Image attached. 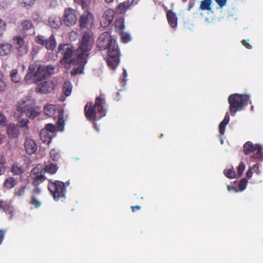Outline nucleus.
I'll return each mask as SVG.
<instances>
[{
    "label": "nucleus",
    "mask_w": 263,
    "mask_h": 263,
    "mask_svg": "<svg viewBox=\"0 0 263 263\" xmlns=\"http://www.w3.org/2000/svg\"><path fill=\"white\" fill-rule=\"evenodd\" d=\"M44 112L49 117L57 119L59 130L60 131L64 130L65 120L63 110L59 109L54 105L48 104L44 106Z\"/></svg>",
    "instance_id": "nucleus-7"
},
{
    "label": "nucleus",
    "mask_w": 263,
    "mask_h": 263,
    "mask_svg": "<svg viewBox=\"0 0 263 263\" xmlns=\"http://www.w3.org/2000/svg\"><path fill=\"white\" fill-rule=\"evenodd\" d=\"M215 2L220 8H222L226 5L227 0H215Z\"/></svg>",
    "instance_id": "nucleus-50"
},
{
    "label": "nucleus",
    "mask_w": 263,
    "mask_h": 263,
    "mask_svg": "<svg viewBox=\"0 0 263 263\" xmlns=\"http://www.w3.org/2000/svg\"><path fill=\"white\" fill-rule=\"evenodd\" d=\"M187 0H182L183 2H185Z\"/></svg>",
    "instance_id": "nucleus-64"
},
{
    "label": "nucleus",
    "mask_w": 263,
    "mask_h": 263,
    "mask_svg": "<svg viewBox=\"0 0 263 263\" xmlns=\"http://www.w3.org/2000/svg\"><path fill=\"white\" fill-rule=\"evenodd\" d=\"M7 132L8 136L11 138L17 137L20 134L18 126L15 125L14 124H11L8 126Z\"/></svg>",
    "instance_id": "nucleus-21"
},
{
    "label": "nucleus",
    "mask_w": 263,
    "mask_h": 263,
    "mask_svg": "<svg viewBox=\"0 0 263 263\" xmlns=\"http://www.w3.org/2000/svg\"><path fill=\"white\" fill-rule=\"evenodd\" d=\"M22 69H23V70H24L25 69V66L23 65H22Z\"/></svg>",
    "instance_id": "nucleus-62"
},
{
    "label": "nucleus",
    "mask_w": 263,
    "mask_h": 263,
    "mask_svg": "<svg viewBox=\"0 0 263 263\" xmlns=\"http://www.w3.org/2000/svg\"><path fill=\"white\" fill-rule=\"evenodd\" d=\"M115 27L120 29L121 31H123L125 28L124 19L122 17L118 18L115 23Z\"/></svg>",
    "instance_id": "nucleus-34"
},
{
    "label": "nucleus",
    "mask_w": 263,
    "mask_h": 263,
    "mask_svg": "<svg viewBox=\"0 0 263 263\" xmlns=\"http://www.w3.org/2000/svg\"><path fill=\"white\" fill-rule=\"evenodd\" d=\"M41 139L44 143H49L51 139L49 133H46V130H41L40 132Z\"/></svg>",
    "instance_id": "nucleus-29"
},
{
    "label": "nucleus",
    "mask_w": 263,
    "mask_h": 263,
    "mask_svg": "<svg viewBox=\"0 0 263 263\" xmlns=\"http://www.w3.org/2000/svg\"><path fill=\"white\" fill-rule=\"evenodd\" d=\"M105 1L107 3H110L114 1V0H105Z\"/></svg>",
    "instance_id": "nucleus-60"
},
{
    "label": "nucleus",
    "mask_w": 263,
    "mask_h": 263,
    "mask_svg": "<svg viewBox=\"0 0 263 263\" xmlns=\"http://www.w3.org/2000/svg\"><path fill=\"white\" fill-rule=\"evenodd\" d=\"M11 172L15 175H18L23 172L22 166L18 163H14L12 166Z\"/></svg>",
    "instance_id": "nucleus-30"
},
{
    "label": "nucleus",
    "mask_w": 263,
    "mask_h": 263,
    "mask_svg": "<svg viewBox=\"0 0 263 263\" xmlns=\"http://www.w3.org/2000/svg\"><path fill=\"white\" fill-rule=\"evenodd\" d=\"M85 115L89 120L93 121L105 117L107 112L105 100L102 95L97 97L95 103H88L85 106Z\"/></svg>",
    "instance_id": "nucleus-4"
},
{
    "label": "nucleus",
    "mask_w": 263,
    "mask_h": 263,
    "mask_svg": "<svg viewBox=\"0 0 263 263\" xmlns=\"http://www.w3.org/2000/svg\"><path fill=\"white\" fill-rule=\"evenodd\" d=\"M138 3V0H127L119 5L116 9L117 13H122L125 11L127 8L131 5H135Z\"/></svg>",
    "instance_id": "nucleus-17"
},
{
    "label": "nucleus",
    "mask_w": 263,
    "mask_h": 263,
    "mask_svg": "<svg viewBox=\"0 0 263 263\" xmlns=\"http://www.w3.org/2000/svg\"><path fill=\"white\" fill-rule=\"evenodd\" d=\"M6 162L5 158L2 156L0 158V176L4 174L6 171L5 164Z\"/></svg>",
    "instance_id": "nucleus-37"
},
{
    "label": "nucleus",
    "mask_w": 263,
    "mask_h": 263,
    "mask_svg": "<svg viewBox=\"0 0 263 263\" xmlns=\"http://www.w3.org/2000/svg\"><path fill=\"white\" fill-rule=\"evenodd\" d=\"M12 49V45L10 44L5 43L0 44V56L8 55Z\"/></svg>",
    "instance_id": "nucleus-22"
},
{
    "label": "nucleus",
    "mask_w": 263,
    "mask_h": 263,
    "mask_svg": "<svg viewBox=\"0 0 263 263\" xmlns=\"http://www.w3.org/2000/svg\"><path fill=\"white\" fill-rule=\"evenodd\" d=\"M9 213L10 214V218H11L13 216L12 211H9Z\"/></svg>",
    "instance_id": "nucleus-61"
},
{
    "label": "nucleus",
    "mask_w": 263,
    "mask_h": 263,
    "mask_svg": "<svg viewBox=\"0 0 263 263\" xmlns=\"http://www.w3.org/2000/svg\"><path fill=\"white\" fill-rule=\"evenodd\" d=\"M20 6L28 9L31 7L35 2V0H18Z\"/></svg>",
    "instance_id": "nucleus-28"
},
{
    "label": "nucleus",
    "mask_w": 263,
    "mask_h": 263,
    "mask_svg": "<svg viewBox=\"0 0 263 263\" xmlns=\"http://www.w3.org/2000/svg\"><path fill=\"white\" fill-rule=\"evenodd\" d=\"M29 121L27 119H22L18 121V127L20 126L22 128V130L25 134L28 132V126L27 124Z\"/></svg>",
    "instance_id": "nucleus-31"
},
{
    "label": "nucleus",
    "mask_w": 263,
    "mask_h": 263,
    "mask_svg": "<svg viewBox=\"0 0 263 263\" xmlns=\"http://www.w3.org/2000/svg\"><path fill=\"white\" fill-rule=\"evenodd\" d=\"M58 166L54 163H50L44 168L45 172L51 174L55 173L58 169Z\"/></svg>",
    "instance_id": "nucleus-27"
},
{
    "label": "nucleus",
    "mask_w": 263,
    "mask_h": 263,
    "mask_svg": "<svg viewBox=\"0 0 263 263\" xmlns=\"http://www.w3.org/2000/svg\"><path fill=\"white\" fill-rule=\"evenodd\" d=\"M35 102L31 97H26L20 100L16 105L17 110L26 115L28 118L33 119L40 113V109L34 106Z\"/></svg>",
    "instance_id": "nucleus-5"
},
{
    "label": "nucleus",
    "mask_w": 263,
    "mask_h": 263,
    "mask_svg": "<svg viewBox=\"0 0 263 263\" xmlns=\"http://www.w3.org/2000/svg\"><path fill=\"white\" fill-rule=\"evenodd\" d=\"M4 232L2 230H0V245L2 243L4 239Z\"/></svg>",
    "instance_id": "nucleus-55"
},
{
    "label": "nucleus",
    "mask_w": 263,
    "mask_h": 263,
    "mask_svg": "<svg viewBox=\"0 0 263 263\" xmlns=\"http://www.w3.org/2000/svg\"><path fill=\"white\" fill-rule=\"evenodd\" d=\"M98 46L100 50L107 48L108 65L111 69H115L120 63V53L116 40L110 35L109 32H105L100 35Z\"/></svg>",
    "instance_id": "nucleus-2"
},
{
    "label": "nucleus",
    "mask_w": 263,
    "mask_h": 263,
    "mask_svg": "<svg viewBox=\"0 0 263 263\" xmlns=\"http://www.w3.org/2000/svg\"><path fill=\"white\" fill-rule=\"evenodd\" d=\"M41 193V190L40 188L36 186L35 189L33 190L32 195H34L36 197V195L40 194Z\"/></svg>",
    "instance_id": "nucleus-52"
},
{
    "label": "nucleus",
    "mask_w": 263,
    "mask_h": 263,
    "mask_svg": "<svg viewBox=\"0 0 263 263\" xmlns=\"http://www.w3.org/2000/svg\"><path fill=\"white\" fill-rule=\"evenodd\" d=\"M253 106H252L251 107V110H253Z\"/></svg>",
    "instance_id": "nucleus-63"
},
{
    "label": "nucleus",
    "mask_w": 263,
    "mask_h": 263,
    "mask_svg": "<svg viewBox=\"0 0 263 263\" xmlns=\"http://www.w3.org/2000/svg\"><path fill=\"white\" fill-rule=\"evenodd\" d=\"M22 26L24 30H27L32 28V23L28 20L24 21L22 23Z\"/></svg>",
    "instance_id": "nucleus-39"
},
{
    "label": "nucleus",
    "mask_w": 263,
    "mask_h": 263,
    "mask_svg": "<svg viewBox=\"0 0 263 263\" xmlns=\"http://www.w3.org/2000/svg\"><path fill=\"white\" fill-rule=\"evenodd\" d=\"M5 139L6 136L4 135L0 134V145L4 143Z\"/></svg>",
    "instance_id": "nucleus-53"
},
{
    "label": "nucleus",
    "mask_w": 263,
    "mask_h": 263,
    "mask_svg": "<svg viewBox=\"0 0 263 263\" xmlns=\"http://www.w3.org/2000/svg\"><path fill=\"white\" fill-rule=\"evenodd\" d=\"M167 17L169 24L172 28H175L177 25V17L176 14L171 10L167 12Z\"/></svg>",
    "instance_id": "nucleus-23"
},
{
    "label": "nucleus",
    "mask_w": 263,
    "mask_h": 263,
    "mask_svg": "<svg viewBox=\"0 0 263 263\" xmlns=\"http://www.w3.org/2000/svg\"><path fill=\"white\" fill-rule=\"evenodd\" d=\"M72 85L70 81H66L63 86V93L65 96H61L60 98V100L61 101H64L66 99L65 97H68L71 95L72 91Z\"/></svg>",
    "instance_id": "nucleus-20"
},
{
    "label": "nucleus",
    "mask_w": 263,
    "mask_h": 263,
    "mask_svg": "<svg viewBox=\"0 0 263 263\" xmlns=\"http://www.w3.org/2000/svg\"><path fill=\"white\" fill-rule=\"evenodd\" d=\"M24 148L29 155L34 153L37 149V145L35 141L30 138H27L24 142Z\"/></svg>",
    "instance_id": "nucleus-16"
},
{
    "label": "nucleus",
    "mask_w": 263,
    "mask_h": 263,
    "mask_svg": "<svg viewBox=\"0 0 263 263\" xmlns=\"http://www.w3.org/2000/svg\"><path fill=\"white\" fill-rule=\"evenodd\" d=\"M12 41L20 55H23L28 52V48L24 45V39L22 37L14 36Z\"/></svg>",
    "instance_id": "nucleus-13"
},
{
    "label": "nucleus",
    "mask_w": 263,
    "mask_h": 263,
    "mask_svg": "<svg viewBox=\"0 0 263 263\" xmlns=\"http://www.w3.org/2000/svg\"><path fill=\"white\" fill-rule=\"evenodd\" d=\"M79 23L81 28H91L94 25L93 16L90 12L85 11L81 16Z\"/></svg>",
    "instance_id": "nucleus-11"
},
{
    "label": "nucleus",
    "mask_w": 263,
    "mask_h": 263,
    "mask_svg": "<svg viewBox=\"0 0 263 263\" xmlns=\"http://www.w3.org/2000/svg\"><path fill=\"white\" fill-rule=\"evenodd\" d=\"M6 87V83L3 80V75L0 71V91H4Z\"/></svg>",
    "instance_id": "nucleus-46"
},
{
    "label": "nucleus",
    "mask_w": 263,
    "mask_h": 263,
    "mask_svg": "<svg viewBox=\"0 0 263 263\" xmlns=\"http://www.w3.org/2000/svg\"><path fill=\"white\" fill-rule=\"evenodd\" d=\"M228 102L230 105L229 110L233 116H235L237 111L241 110L244 106L247 105L249 102L251 103L249 95L238 93L230 95L228 99Z\"/></svg>",
    "instance_id": "nucleus-6"
},
{
    "label": "nucleus",
    "mask_w": 263,
    "mask_h": 263,
    "mask_svg": "<svg viewBox=\"0 0 263 263\" xmlns=\"http://www.w3.org/2000/svg\"><path fill=\"white\" fill-rule=\"evenodd\" d=\"M6 29V23L0 19V36H2Z\"/></svg>",
    "instance_id": "nucleus-41"
},
{
    "label": "nucleus",
    "mask_w": 263,
    "mask_h": 263,
    "mask_svg": "<svg viewBox=\"0 0 263 263\" xmlns=\"http://www.w3.org/2000/svg\"><path fill=\"white\" fill-rule=\"evenodd\" d=\"M53 84L51 81H44L38 85L36 91L41 93H48L53 89Z\"/></svg>",
    "instance_id": "nucleus-15"
},
{
    "label": "nucleus",
    "mask_w": 263,
    "mask_h": 263,
    "mask_svg": "<svg viewBox=\"0 0 263 263\" xmlns=\"http://www.w3.org/2000/svg\"><path fill=\"white\" fill-rule=\"evenodd\" d=\"M229 121H230V117H229V114L227 112V113H226V114L225 115L224 119L220 123L219 126V134H220V142H221V144H223V140L221 137V136H222L224 135L226 126L229 123Z\"/></svg>",
    "instance_id": "nucleus-19"
},
{
    "label": "nucleus",
    "mask_w": 263,
    "mask_h": 263,
    "mask_svg": "<svg viewBox=\"0 0 263 263\" xmlns=\"http://www.w3.org/2000/svg\"><path fill=\"white\" fill-rule=\"evenodd\" d=\"M245 167H246V166H245V163L242 162H241L239 163V166H238V168H237V174H238V176L239 177H240L242 175V173L245 169Z\"/></svg>",
    "instance_id": "nucleus-44"
},
{
    "label": "nucleus",
    "mask_w": 263,
    "mask_h": 263,
    "mask_svg": "<svg viewBox=\"0 0 263 263\" xmlns=\"http://www.w3.org/2000/svg\"><path fill=\"white\" fill-rule=\"evenodd\" d=\"M85 0H74L75 3L82 5V6L84 5Z\"/></svg>",
    "instance_id": "nucleus-57"
},
{
    "label": "nucleus",
    "mask_w": 263,
    "mask_h": 263,
    "mask_svg": "<svg viewBox=\"0 0 263 263\" xmlns=\"http://www.w3.org/2000/svg\"><path fill=\"white\" fill-rule=\"evenodd\" d=\"M252 174H253V173H252V171L251 170V169H249L246 173V176L248 178H251Z\"/></svg>",
    "instance_id": "nucleus-56"
},
{
    "label": "nucleus",
    "mask_w": 263,
    "mask_h": 263,
    "mask_svg": "<svg viewBox=\"0 0 263 263\" xmlns=\"http://www.w3.org/2000/svg\"><path fill=\"white\" fill-rule=\"evenodd\" d=\"M9 206H7L5 202L0 200V210H3L6 212Z\"/></svg>",
    "instance_id": "nucleus-48"
},
{
    "label": "nucleus",
    "mask_w": 263,
    "mask_h": 263,
    "mask_svg": "<svg viewBox=\"0 0 263 263\" xmlns=\"http://www.w3.org/2000/svg\"><path fill=\"white\" fill-rule=\"evenodd\" d=\"M77 17L74 10L68 8L65 10L63 21L67 26H71L74 25L77 22Z\"/></svg>",
    "instance_id": "nucleus-12"
},
{
    "label": "nucleus",
    "mask_w": 263,
    "mask_h": 263,
    "mask_svg": "<svg viewBox=\"0 0 263 263\" xmlns=\"http://www.w3.org/2000/svg\"><path fill=\"white\" fill-rule=\"evenodd\" d=\"M131 208L132 209V211L133 212H134L135 209H136V210H140L141 209V207L139 205H137V206H132L131 207Z\"/></svg>",
    "instance_id": "nucleus-58"
},
{
    "label": "nucleus",
    "mask_w": 263,
    "mask_h": 263,
    "mask_svg": "<svg viewBox=\"0 0 263 263\" xmlns=\"http://www.w3.org/2000/svg\"><path fill=\"white\" fill-rule=\"evenodd\" d=\"M248 184V180L245 178L242 179L239 183V187L240 189V191H242L246 189Z\"/></svg>",
    "instance_id": "nucleus-42"
},
{
    "label": "nucleus",
    "mask_w": 263,
    "mask_h": 263,
    "mask_svg": "<svg viewBox=\"0 0 263 263\" xmlns=\"http://www.w3.org/2000/svg\"><path fill=\"white\" fill-rule=\"evenodd\" d=\"M127 76V73L126 71V70L125 69H123V77L124 78L123 79H120V83L122 86H124L126 84V78Z\"/></svg>",
    "instance_id": "nucleus-47"
},
{
    "label": "nucleus",
    "mask_w": 263,
    "mask_h": 263,
    "mask_svg": "<svg viewBox=\"0 0 263 263\" xmlns=\"http://www.w3.org/2000/svg\"><path fill=\"white\" fill-rule=\"evenodd\" d=\"M48 23L52 28L58 29L62 25V21L59 15L52 14L48 19Z\"/></svg>",
    "instance_id": "nucleus-18"
},
{
    "label": "nucleus",
    "mask_w": 263,
    "mask_h": 263,
    "mask_svg": "<svg viewBox=\"0 0 263 263\" xmlns=\"http://www.w3.org/2000/svg\"><path fill=\"white\" fill-rule=\"evenodd\" d=\"M227 189L229 192H231L232 191H234L236 193H237L238 192V191L236 190L234 187L230 185L227 186Z\"/></svg>",
    "instance_id": "nucleus-54"
},
{
    "label": "nucleus",
    "mask_w": 263,
    "mask_h": 263,
    "mask_svg": "<svg viewBox=\"0 0 263 263\" xmlns=\"http://www.w3.org/2000/svg\"><path fill=\"white\" fill-rule=\"evenodd\" d=\"M256 144H254L252 142L248 141L243 145V150L245 154L246 155H251L253 149L256 146Z\"/></svg>",
    "instance_id": "nucleus-25"
},
{
    "label": "nucleus",
    "mask_w": 263,
    "mask_h": 263,
    "mask_svg": "<svg viewBox=\"0 0 263 263\" xmlns=\"http://www.w3.org/2000/svg\"><path fill=\"white\" fill-rule=\"evenodd\" d=\"M224 174L227 177L231 179L235 178L236 176V173L233 168L224 170Z\"/></svg>",
    "instance_id": "nucleus-36"
},
{
    "label": "nucleus",
    "mask_w": 263,
    "mask_h": 263,
    "mask_svg": "<svg viewBox=\"0 0 263 263\" xmlns=\"http://www.w3.org/2000/svg\"><path fill=\"white\" fill-rule=\"evenodd\" d=\"M54 71L52 65H47L35 61L31 64L28 68V72L25 77L26 82L29 83L32 78L35 83L39 82L49 78Z\"/></svg>",
    "instance_id": "nucleus-3"
},
{
    "label": "nucleus",
    "mask_w": 263,
    "mask_h": 263,
    "mask_svg": "<svg viewBox=\"0 0 263 263\" xmlns=\"http://www.w3.org/2000/svg\"><path fill=\"white\" fill-rule=\"evenodd\" d=\"M55 129L56 127L53 124H47L46 125V128L43 129L42 130H46V133H48V132L52 133L55 130Z\"/></svg>",
    "instance_id": "nucleus-43"
},
{
    "label": "nucleus",
    "mask_w": 263,
    "mask_h": 263,
    "mask_svg": "<svg viewBox=\"0 0 263 263\" xmlns=\"http://www.w3.org/2000/svg\"><path fill=\"white\" fill-rule=\"evenodd\" d=\"M115 15V11L111 9H108L105 11L101 20V25L105 27L109 25L112 21Z\"/></svg>",
    "instance_id": "nucleus-14"
},
{
    "label": "nucleus",
    "mask_w": 263,
    "mask_h": 263,
    "mask_svg": "<svg viewBox=\"0 0 263 263\" xmlns=\"http://www.w3.org/2000/svg\"><path fill=\"white\" fill-rule=\"evenodd\" d=\"M121 38L122 41L124 43L128 42L131 39L130 35L127 33L124 32L123 31L121 32Z\"/></svg>",
    "instance_id": "nucleus-38"
},
{
    "label": "nucleus",
    "mask_w": 263,
    "mask_h": 263,
    "mask_svg": "<svg viewBox=\"0 0 263 263\" xmlns=\"http://www.w3.org/2000/svg\"><path fill=\"white\" fill-rule=\"evenodd\" d=\"M10 77L11 80L14 83H18L21 80V78L17 74L16 69H13L10 72Z\"/></svg>",
    "instance_id": "nucleus-33"
},
{
    "label": "nucleus",
    "mask_w": 263,
    "mask_h": 263,
    "mask_svg": "<svg viewBox=\"0 0 263 263\" xmlns=\"http://www.w3.org/2000/svg\"><path fill=\"white\" fill-rule=\"evenodd\" d=\"M93 40L90 32H86L79 43L78 49L74 51L69 44H60L58 53L63 57L60 62L62 65L71 64L74 67L71 71V76L83 73L84 68L87 62L88 51L92 48Z\"/></svg>",
    "instance_id": "nucleus-1"
},
{
    "label": "nucleus",
    "mask_w": 263,
    "mask_h": 263,
    "mask_svg": "<svg viewBox=\"0 0 263 263\" xmlns=\"http://www.w3.org/2000/svg\"><path fill=\"white\" fill-rule=\"evenodd\" d=\"M249 40H242L241 41V43H242V45L244 46H245L247 48L250 49V48H252V46L249 43Z\"/></svg>",
    "instance_id": "nucleus-51"
},
{
    "label": "nucleus",
    "mask_w": 263,
    "mask_h": 263,
    "mask_svg": "<svg viewBox=\"0 0 263 263\" xmlns=\"http://www.w3.org/2000/svg\"><path fill=\"white\" fill-rule=\"evenodd\" d=\"M48 188L54 200H59L65 198L66 187L64 183L60 181H50Z\"/></svg>",
    "instance_id": "nucleus-8"
},
{
    "label": "nucleus",
    "mask_w": 263,
    "mask_h": 263,
    "mask_svg": "<svg viewBox=\"0 0 263 263\" xmlns=\"http://www.w3.org/2000/svg\"><path fill=\"white\" fill-rule=\"evenodd\" d=\"M6 117L3 114H0V127L4 126L6 124Z\"/></svg>",
    "instance_id": "nucleus-49"
},
{
    "label": "nucleus",
    "mask_w": 263,
    "mask_h": 263,
    "mask_svg": "<svg viewBox=\"0 0 263 263\" xmlns=\"http://www.w3.org/2000/svg\"><path fill=\"white\" fill-rule=\"evenodd\" d=\"M16 184V180L13 177H9L5 180L4 186L8 189L13 187Z\"/></svg>",
    "instance_id": "nucleus-26"
},
{
    "label": "nucleus",
    "mask_w": 263,
    "mask_h": 263,
    "mask_svg": "<svg viewBox=\"0 0 263 263\" xmlns=\"http://www.w3.org/2000/svg\"><path fill=\"white\" fill-rule=\"evenodd\" d=\"M45 172H43L42 168L40 165H37L31 172L30 177L32 178V184L35 186H37L45 180L44 176Z\"/></svg>",
    "instance_id": "nucleus-9"
},
{
    "label": "nucleus",
    "mask_w": 263,
    "mask_h": 263,
    "mask_svg": "<svg viewBox=\"0 0 263 263\" xmlns=\"http://www.w3.org/2000/svg\"><path fill=\"white\" fill-rule=\"evenodd\" d=\"M212 0H204L201 2L200 9L203 10H210Z\"/></svg>",
    "instance_id": "nucleus-32"
},
{
    "label": "nucleus",
    "mask_w": 263,
    "mask_h": 263,
    "mask_svg": "<svg viewBox=\"0 0 263 263\" xmlns=\"http://www.w3.org/2000/svg\"><path fill=\"white\" fill-rule=\"evenodd\" d=\"M50 155L51 158L53 161L57 160L59 158L58 152L55 149H52L50 151Z\"/></svg>",
    "instance_id": "nucleus-45"
},
{
    "label": "nucleus",
    "mask_w": 263,
    "mask_h": 263,
    "mask_svg": "<svg viewBox=\"0 0 263 263\" xmlns=\"http://www.w3.org/2000/svg\"><path fill=\"white\" fill-rule=\"evenodd\" d=\"M262 146L260 145L257 144L255 146L251 155H250L253 158L261 159L262 158Z\"/></svg>",
    "instance_id": "nucleus-24"
},
{
    "label": "nucleus",
    "mask_w": 263,
    "mask_h": 263,
    "mask_svg": "<svg viewBox=\"0 0 263 263\" xmlns=\"http://www.w3.org/2000/svg\"><path fill=\"white\" fill-rule=\"evenodd\" d=\"M30 204L33 205L35 208L40 207L41 205V201L34 195L32 196Z\"/></svg>",
    "instance_id": "nucleus-35"
},
{
    "label": "nucleus",
    "mask_w": 263,
    "mask_h": 263,
    "mask_svg": "<svg viewBox=\"0 0 263 263\" xmlns=\"http://www.w3.org/2000/svg\"><path fill=\"white\" fill-rule=\"evenodd\" d=\"M35 42L38 44L45 46L48 50H53L56 47L57 43L54 35H51L48 39L42 35H38L35 37Z\"/></svg>",
    "instance_id": "nucleus-10"
},
{
    "label": "nucleus",
    "mask_w": 263,
    "mask_h": 263,
    "mask_svg": "<svg viewBox=\"0 0 263 263\" xmlns=\"http://www.w3.org/2000/svg\"><path fill=\"white\" fill-rule=\"evenodd\" d=\"M25 186H22L19 188L15 189L14 195L16 196H23L25 193Z\"/></svg>",
    "instance_id": "nucleus-40"
},
{
    "label": "nucleus",
    "mask_w": 263,
    "mask_h": 263,
    "mask_svg": "<svg viewBox=\"0 0 263 263\" xmlns=\"http://www.w3.org/2000/svg\"><path fill=\"white\" fill-rule=\"evenodd\" d=\"M93 127L97 131H99V127L96 123H93Z\"/></svg>",
    "instance_id": "nucleus-59"
}]
</instances>
